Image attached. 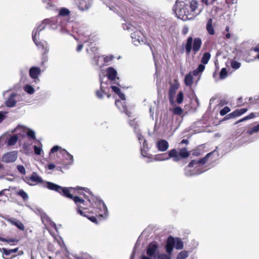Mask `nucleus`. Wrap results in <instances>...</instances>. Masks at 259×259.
I'll return each mask as SVG.
<instances>
[{
    "label": "nucleus",
    "mask_w": 259,
    "mask_h": 259,
    "mask_svg": "<svg viewBox=\"0 0 259 259\" xmlns=\"http://www.w3.org/2000/svg\"><path fill=\"white\" fill-rule=\"evenodd\" d=\"M180 87V84L178 82L175 83H170V87L168 89V95L169 103L171 105L175 103L174 98L176 92Z\"/></svg>",
    "instance_id": "obj_7"
},
{
    "label": "nucleus",
    "mask_w": 259,
    "mask_h": 259,
    "mask_svg": "<svg viewBox=\"0 0 259 259\" xmlns=\"http://www.w3.org/2000/svg\"><path fill=\"white\" fill-rule=\"evenodd\" d=\"M238 106L239 107V106H241L242 105H243L244 104V103H243V98L242 97H239L238 98Z\"/></svg>",
    "instance_id": "obj_53"
},
{
    "label": "nucleus",
    "mask_w": 259,
    "mask_h": 259,
    "mask_svg": "<svg viewBox=\"0 0 259 259\" xmlns=\"http://www.w3.org/2000/svg\"><path fill=\"white\" fill-rule=\"evenodd\" d=\"M184 100V94L182 91H180L178 93L177 98H176V102L178 104H181L183 103Z\"/></svg>",
    "instance_id": "obj_33"
},
{
    "label": "nucleus",
    "mask_w": 259,
    "mask_h": 259,
    "mask_svg": "<svg viewBox=\"0 0 259 259\" xmlns=\"http://www.w3.org/2000/svg\"><path fill=\"white\" fill-rule=\"evenodd\" d=\"M211 155V153H207L204 157L200 159L199 160H193L191 162H189L188 166L189 167H192L194 165H197L198 164H201L202 165L206 163L208 159V158Z\"/></svg>",
    "instance_id": "obj_11"
},
{
    "label": "nucleus",
    "mask_w": 259,
    "mask_h": 259,
    "mask_svg": "<svg viewBox=\"0 0 259 259\" xmlns=\"http://www.w3.org/2000/svg\"><path fill=\"white\" fill-rule=\"evenodd\" d=\"M230 27L229 26H227L225 29V31L227 32V33H224L225 38L227 39H229L231 37V34L229 32Z\"/></svg>",
    "instance_id": "obj_48"
},
{
    "label": "nucleus",
    "mask_w": 259,
    "mask_h": 259,
    "mask_svg": "<svg viewBox=\"0 0 259 259\" xmlns=\"http://www.w3.org/2000/svg\"><path fill=\"white\" fill-rule=\"evenodd\" d=\"M205 69V66L204 65V64H199L198 66V67L197 68V70H198V71H199L200 72H202L204 71Z\"/></svg>",
    "instance_id": "obj_51"
},
{
    "label": "nucleus",
    "mask_w": 259,
    "mask_h": 259,
    "mask_svg": "<svg viewBox=\"0 0 259 259\" xmlns=\"http://www.w3.org/2000/svg\"><path fill=\"white\" fill-rule=\"evenodd\" d=\"M9 222L12 225H15L21 231H24L25 229V227L23 223L21 222L20 221L17 220L16 219H9Z\"/></svg>",
    "instance_id": "obj_19"
},
{
    "label": "nucleus",
    "mask_w": 259,
    "mask_h": 259,
    "mask_svg": "<svg viewBox=\"0 0 259 259\" xmlns=\"http://www.w3.org/2000/svg\"><path fill=\"white\" fill-rule=\"evenodd\" d=\"M48 21V20L42 21L36 28L33 30L32 33L33 40L38 48L42 51L43 55L47 54L49 51L48 43L46 41H39L37 38L39 37L40 32L45 28V22Z\"/></svg>",
    "instance_id": "obj_4"
},
{
    "label": "nucleus",
    "mask_w": 259,
    "mask_h": 259,
    "mask_svg": "<svg viewBox=\"0 0 259 259\" xmlns=\"http://www.w3.org/2000/svg\"><path fill=\"white\" fill-rule=\"evenodd\" d=\"M168 143L165 140H160L156 143V147L159 151L164 152L168 148Z\"/></svg>",
    "instance_id": "obj_14"
},
{
    "label": "nucleus",
    "mask_w": 259,
    "mask_h": 259,
    "mask_svg": "<svg viewBox=\"0 0 259 259\" xmlns=\"http://www.w3.org/2000/svg\"><path fill=\"white\" fill-rule=\"evenodd\" d=\"M230 108L228 106H225L224 108H223L220 111V114L221 116H224L227 113H229L230 111Z\"/></svg>",
    "instance_id": "obj_39"
},
{
    "label": "nucleus",
    "mask_w": 259,
    "mask_h": 259,
    "mask_svg": "<svg viewBox=\"0 0 259 259\" xmlns=\"http://www.w3.org/2000/svg\"><path fill=\"white\" fill-rule=\"evenodd\" d=\"M123 112H124L126 115H127L128 117H131L132 116V113L131 111H129L127 109V107L126 105H124L123 106Z\"/></svg>",
    "instance_id": "obj_43"
},
{
    "label": "nucleus",
    "mask_w": 259,
    "mask_h": 259,
    "mask_svg": "<svg viewBox=\"0 0 259 259\" xmlns=\"http://www.w3.org/2000/svg\"><path fill=\"white\" fill-rule=\"evenodd\" d=\"M111 88L113 91H114L117 95H118L121 92V90L118 87L112 85Z\"/></svg>",
    "instance_id": "obj_50"
},
{
    "label": "nucleus",
    "mask_w": 259,
    "mask_h": 259,
    "mask_svg": "<svg viewBox=\"0 0 259 259\" xmlns=\"http://www.w3.org/2000/svg\"><path fill=\"white\" fill-rule=\"evenodd\" d=\"M177 156L178 160H174L175 161H179L181 158H186L190 156V153L187 151L186 148H183L180 150L179 152L177 151Z\"/></svg>",
    "instance_id": "obj_16"
},
{
    "label": "nucleus",
    "mask_w": 259,
    "mask_h": 259,
    "mask_svg": "<svg viewBox=\"0 0 259 259\" xmlns=\"http://www.w3.org/2000/svg\"><path fill=\"white\" fill-rule=\"evenodd\" d=\"M248 110L247 108H242L240 109H236L233 112H231V115L232 116H234L235 118L238 116H240L243 114H244L245 112H247Z\"/></svg>",
    "instance_id": "obj_23"
},
{
    "label": "nucleus",
    "mask_w": 259,
    "mask_h": 259,
    "mask_svg": "<svg viewBox=\"0 0 259 259\" xmlns=\"http://www.w3.org/2000/svg\"><path fill=\"white\" fill-rule=\"evenodd\" d=\"M0 241H3V242H6L8 243H11V242L14 243V242H15L16 241H17L16 239H7L5 238L2 237L1 236H0Z\"/></svg>",
    "instance_id": "obj_42"
},
{
    "label": "nucleus",
    "mask_w": 259,
    "mask_h": 259,
    "mask_svg": "<svg viewBox=\"0 0 259 259\" xmlns=\"http://www.w3.org/2000/svg\"><path fill=\"white\" fill-rule=\"evenodd\" d=\"M215 1L216 0H201L202 2L207 6L212 5Z\"/></svg>",
    "instance_id": "obj_49"
},
{
    "label": "nucleus",
    "mask_w": 259,
    "mask_h": 259,
    "mask_svg": "<svg viewBox=\"0 0 259 259\" xmlns=\"http://www.w3.org/2000/svg\"><path fill=\"white\" fill-rule=\"evenodd\" d=\"M18 157L17 152L16 151L8 152L4 154L1 158L5 163H11L15 162Z\"/></svg>",
    "instance_id": "obj_8"
},
{
    "label": "nucleus",
    "mask_w": 259,
    "mask_h": 259,
    "mask_svg": "<svg viewBox=\"0 0 259 259\" xmlns=\"http://www.w3.org/2000/svg\"><path fill=\"white\" fill-rule=\"evenodd\" d=\"M115 105L118 107V108L120 110H122L123 109V106H124V105H126L125 104V102H122L120 100H117L115 101Z\"/></svg>",
    "instance_id": "obj_38"
},
{
    "label": "nucleus",
    "mask_w": 259,
    "mask_h": 259,
    "mask_svg": "<svg viewBox=\"0 0 259 259\" xmlns=\"http://www.w3.org/2000/svg\"><path fill=\"white\" fill-rule=\"evenodd\" d=\"M176 243L175 247L177 249H182L184 247V243L180 238L177 237L175 238Z\"/></svg>",
    "instance_id": "obj_27"
},
{
    "label": "nucleus",
    "mask_w": 259,
    "mask_h": 259,
    "mask_svg": "<svg viewBox=\"0 0 259 259\" xmlns=\"http://www.w3.org/2000/svg\"><path fill=\"white\" fill-rule=\"evenodd\" d=\"M60 153L64 156L66 159L68 160V164H70L73 161V157L66 150L63 149L60 151Z\"/></svg>",
    "instance_id": "obj_20"
},
{
    "label": "nucleus",
    "mask_w": 259,
    "mask_h": 259,
    "mask_svg": "<svg viewBox=\"0 0 259 259\" xmlns=\"http://www.w3.org/2000/svg\"><path fill=\"white\" fill-rule=\"evenodd\" d=\"M83 48V45L82 44H79L78 45L76 50L77 52L80 51Z\"/></svg>",
    "instance_id": "obj_60"
},
{
    "label": "nucleus",
    "mask_w": 259,
    "mask_h": 259,
    "mask_svg": "<svg viewBox=\"0 0 259 259\" xmlns=\"http://www.w3.org/2000/svg\"><path fill=\"white\" fill-rule=\"evenodd\" d=\"M176 240L171 236H169L166 240L165 246V249L167 253L171 254L173 251L174 246H175Z\"/></svg>",
    "instance_id": "obj_10"
},
{
    "label": "nucleus",
    "mask_w": 259,
    "mask_h": 259,
    "mask_svg": "<svg viewBox=\"0 0 259 259\" xmlns=\"http://www.w3.org/2000/svg\"><path fill=\"white\" fill-rule=\"evenodd\" d=\"M10 170L5 168V166L0 162V179H2L5 176L9 175Z\"/></svg>",
    "instance_id": "obj_25"
},
{
    "label": "nucleus",
    "mask_w": 259,
    "mask_h": 259,
    "mask_svg": "<svg viewBox=\"0 0 259 259\" xmlns=\"http://www.w3.org/2000/svg\"><path fill=\"white\" fill-rule=\"evenodd\" d=\"M193 75H194V76H197L199 74V73H200L199 71H198V70H197V68L195 70H194L193 71Z\"/></svg>",
    "instance_id": "obj_62"
},
{
    "label": "nucleus",
    "mask_w": 259,
    "mask_h": 259,
    "mask_svg": "<svg viewBox=\"0 0 259 259\" xmlns=\"http://www.w3.org/2000/svg\"><path fill=\"white\" fill-rule=\"evenodd\" d=\"M16 195L21 197L24 200H26L28 198L27 194L22 189L16 192Z\"/></svg>",
    "instance_id": "obj_30"
},
{
    "label": "nucleus",
    "mask_w": 259,
    "mask_h": 259,
    "mask_svg": "<svg viewBox=\"0 0 259 259\" xmlns=\"http://www.w3.org/2000/svg\"><path fill=\"white\" fill-rule=\"evenodd\" d=\"M227 74L228 72L226 68H223L221 69V71L220 73V77L221 79H224L227 77Z\"/></svg>",
    "instance_id": "obj_37"
},
{
    "label": "nucleus",
    "mask_w": 259,
    "mask_h": 259,
    "mask_svg": "<svg viewBox=\"0 0 259 259\" xmlns=\"http://www.w3.org/2000/svg\"><path fill=\"white\" fill-rule=\"evenodd\" d=\"M18 248L14 249H8L2 248L1 251L2 253V256L4 259H12L16 256V253L18 252Z\"/></svg>",
    "instance_id": "obj_9"
},
{
    "label": "nucleus",
    "mask_w": 259,
    "mask_h": 259,
    "mask_svg": "<svg viewBox=\"0 0 259 259\" xmlns=\"http://www.w3.org/2000/svg\"><path fill=\"white\" fill-rule=\"evenodd\" d=\"M258 132H259V123L253 126L250 131H248V133L249 135H252L253 133H257Z\"/></svg>",
    "instance_id": "obj_40"
},
{
    "label": "nucleus",
    "mask_w": 259,
    "mask_h": 259,
    "mask_svg": "<svg viewBox=\"0 0 259 259\" xmlns=\"http://www.w3.org/2000/svg\"><path fill=\"white\" fill-rule=\"evenodd\" d=\"M184 82L186 85L191 87L193 83V75L191 73V72L186 74L185 79Z\"/></svg>",
    "instance_id": "obj_22"
},
{
    "label": "nucleus",
    "mask_w": 259,
    "mask_h": 259,
    "mask_svg": "<svg viewBox=\"0 0 259 259\" xmlns=\"http://www.w3.org/2000/svg\"><path fill=\"white\" fill-rule=\"evenodd\" d=\"M18 140V137L17 135H14L11 136L8 141V145L9 146L15 145Z\"/></svg>",
    "instance_id": "obj_29"
},
{
    "label": "nucleus",
    "mask_w": 259,
    "mask_h": 259,
    "mask_svg": "<svg viewBox=\"0 0 259 259\" xmlns=\"http://www.w3.org/2000/svg\"><path fill=\"white\" fill-rule=\"evenodd\" d=\"M206 30L208 33L210 35H214L215 33V31L212 26V20L211 18H209L206 24Z\"/></svg>",
    "instance_id": "obj_21"
},
{
    "label": "nucleus",
    "mask_w": 259,
    "mask_h": 259,
    "mask_svg": "<svg viewBox=\"0 0 259 259\" xmlns=\"http://www.w3.org/2000/svg\"><path fill=\"white\" fill-rule=\"evenodd\" d=\"M197 3L196 2H193L190 3V4H189V8L190 9V12L191 14H193L195 15V11L197 8Z\"/></svg>",
    "instance_id": "obj_28"
},
{
    "label": "nucleus",
    "mask_w": 259,
    "mask_h": 259,
    "mask_svg": "<svg viewBox=\"0 0 259 259\" xmlns=\"http://www.w3.org/2000/svg\"><path fill=\"white\" fill-rule=\"evenodd\" d=\"M99 58V56L98 55H96V54H95L94 56V60L96 62V64H97V65L98 64Z\"/></svg>",
    "instance_id": "obj_57"
},
{
    "label": "nucleus",
    "mask_w": 259,
    "mask_h": 259,
    "mask_svg": "<svg viewBox=\"0 0 259 259\" xmlns=\"http://www.w3.org/2000/svg\"><path fill=\"white\" fill-rule=\"evenodd\" d=\"M177 151L176 149L170 150L168 154L167 153H162L160 154H157L155 156L154 159L157 161H162L169 159L170 158H173L174 160H178V157L177 156Z\"/></svg>",
    "instance_id": "obj_6"
},
{
    "label": "nucleus",
    "mask_w": 259,
    "mask_h": 259,
    "mask_svg": "<svg viewBox=\"0 0 259 259\" xmlns=\"http://www.w3.org/2000/svg\"><path fill=\"white\" fill-rule=\"evenodd\" d=\"M226 2L229 5H232L233 4L236 3L237 0H226Z\"/></svg>",
    "instance_id": "obj_54"
},
{
    "label": "nucleus",
    "mask_w": 259,
    "mask_h": 259,
    "mask_svg": "<svg viewBox=\"0 0 259 259\" xmlns=\"http://www.w3.org/2000/svg\"><path fill=\"white\" fill-rule=\"evenodd\" d=\"M103 93H104V91L102 89V84H101V88L100 90H98L96 91V96L100 99L103 98Z\"/></svg>",
    "instance_id": "obj_41"
},
{
    "label": "nucleus",
    "mask_w": 259,
    "mask_h": 259,
    "mask_svg": "<svg viewBox=\"0 0 259 259\" xmlns=\"http://www.w3.org/2000/svg\"><path fill=\"white\" fill-rule=\"evenodd\" d=\"M60 147L58 146H54L51 150V153H54L58 151Z\"/></svg>",
    "instance_id": "obj_52"
},
{
    "label": "nucleus",
    "mask_w": 259,
    "mask_h": 259,
    "mask_svg": "<svg viewBox=\"0 0 259 259\" xmlns=\"http://www.w3.org/2000/svg\"><path fill=\"white\" fill-rule=\"evenodd\" d=\"M188 28L187 27H185L183 28L182 33L184 35H186L188 32Z\"/></svg>",
    "instance_id": "obj_56"
},
{
    "label": "nucleus",
    "mask_w": 259,
    "mask_h": 259,
    "mask_svg": "<svg viewBox=\"0 0 259 259\" xmlns=\"http://www.w3.org/2000/svg\"><path fill=\"white\" fill-rule=\"evenodd\" d=\"M188 256L187 251L183 250L181 251L177 255V259H186Z\"/></svg>",
    "instance_id": "obj_34"
},
{
    "label": "nucleus",
    "mask_w": 259,
    "mask_h": 259,
    "mask_svg": "<svg viewBox=\"0 0 259 259\" xmlns=\"http://www.w3.org/2000/svg\"><path fill=\"white\" fill-rule=\"evenodd\" d=\"M16 96V94H12L10 95V96L6 102V105L7 107H13L15 106L16 101L15 99V97Z\"/></svg>",
    "instance_id": "obj_18"
},
{
    "label": "nucleus",
    "mask_w": 259,
    "mask_h": 259,
    "mask_svg": "<svg viewBox=\"0 0 259 259\" xmlns=\"http://www.w3.org/2000/svg\"><path fill=\"white\" fill-rule=\"evenodd\" d=\"M170 110L172 111L174 115L183 117L182 114L184 110L181 107L177 106L173 108L172 109H170Z\"/></svg>",
    "instance_id": "obj_24"
},
{
    "label": "nucleus",
    "mask_w": 259,
    "mask_h": 259,
    "mask_svg": "<svg viewBox=\"0 0 259 259\" xmlns=\"http://www.w3.org/2000/svg\"><path fill=\"white\" fill-rule=\"evenodd\" d=\"M255 117V115L254 114V113H251L250 114H249L247 116H245L244 117H243V118L237 121L236 122H235V124H238L239 123V122H242V121H246V120H249V119H252V118H253Z\"/></svg>",
    "instance_id": "obj_32"
},
{
    "label": "nucleus",
    "mask_w": 259,
    "mask_h": 259,
    "mask_svg": "<svg viewBox=\"0 0 259 259\" xmlns=\"http://www.w3.org/2000/svg\"><path fill=\"white\" fill-rule=\"evenodd\" d=\"M117 71L112 67H109L107 69V75L109 80L111 81L115 80L116 78Z\"/></svg>",
    "instance_id": "obj_17"
},
{
    "label": "nucleus",
    "mask_w": 259,
    "mask_h": 259,
    "mask_svg": "<svg viewBox=\"0 0 259 259\" xmlns=\"http://www.w3.org/2000/svg\"><path fill=\"white\" fill-rule=\"evenodd\" d=\"M24 181L30 186L40 184L42 187L47 188L49 190L54 191L58 193H60L62 188V186L52 182L43 180L35 172H33L30 177H26Z\"/></svg>",
    "instance_id": "obj_2"
},
{
    "label": "nucleus",
    "mask_w": 259,
    "mask_h": 259,
    "mask_svg": "<svg viewBox=\"0 0 259 259\" xmlns=\"http://www.w3.org/2000/svg\"><path fill=\"white\" fill-rule=\"evenodd\" d=\"M226 104L227 102L225 100H221L218 105L220 107H222Z\"/></svg>",
    "instance_id": "obj_61"
},
{
    "label": "nucleus",
    "mask_w": 259,
    "mask_h": 259,
    "mask_svg": "<svg viewBox=\"0 0 259 259\" xmlns=\"http://www.w3.org/2000/svg\"><path fill=\"white\" fill-rule=\"evenodd\" d=\"M70 12V11L65 8L60 9L59 13V16H69Z\"/></svg>",
    "instance_id": "obj_31"
},
{
    "label": "nucleus",
    "mask_w": 259,
    "mask_h": 259,
    "mask_svg": "<svg viewBox=\"0 0 259 259\" xmlns=\"http://www.w3.org/2000/svg\"><path fill=\"white\" fill-rule=\"evenodd\" d=\"M55 167V165L53 163H50L48 165V168L49 169L52 170Z\"/></svg>",
    "instance_id": "obj_58"
},
{
    "label": "nucleus",
    "mask_w": 259,
    "mask_h": 259,
    "mask_svg": "<svg viewBox=\"0 0 259 259\" xmlns=\"http://www.w3.org/2000/svg\"><path fill=\"white\" fill-rule=\"evenodd\" d=\"M81 190L88 192V189L79 186L76 187H62L59 194L73 200L76 205L78 213L87 218L91 222L98 224V222L96 217L90 216L86 214V212H88V211H83L82 210H87L90 206L95 207L94 204V202H95L98 207V209L100 210L99 211H97L98 215L100 217L106 218L108 214L107 207L103 201L96 199V201H95L94 198H89L83 192H80Z\"/></svg>",
    "instance_id": "obj_1"
},
{
    "label": "nucleus",
    "mask_w": 259,
    "mask_h": 259,
    "mask_svg": "<svg viewBox=\"0 0 259 259\" xmlns=\"http://www.w3.org/2000/svg\"><path fill=\"white\" fill-rule=\"evenodd\" d=\"M119 97L122 100L124 101L125 100V97L123 93H122L121 92L118 95Z\"/></svg>",
    "instance_id": "obj_55"
},
{
    "label": "nucleus",
    "mask_w": 259,
    "mask_h": 259,
    "mask_svg": "<svg viewBox=\"0 0 259 259\" xmlns=\"http://www.w3.org/2000/svg\"><path fill=\"white\" fill-rule=\"evenodd\" d=\"M169 254H166L165 253H162L159 255L158 258V259H171V256Z\"/></svg>",
    "instance_id": "obj_44"
},
{
    "label": "nucleus",
    "mask_w": 259,
    "mask_h": 259,
    "mask_svg": "<svg viewBox=\"0 0 259 259\" xmlns=\"http://www.w3.org/2000/svg\"><path fill=\"white\" fill-rule=\"evenodd\" d=\"M253 50L256 52H259V44H257L255 47H254L253 49Z\"/></svg>",
    "instance_id": "obj_64"
},
{
    "label": "nucleus",
    "mask_w": 259,
    "mask_h": 259,
    "mask_svg": "<svg viewBox=\"0 0 259 259\" xmlns=\"http://www.w3.org/2000/svg\"><path fill=\"white\" fill-rule=\"evenodd\" d=\"M92 5V0H79L78 7L80 10L83 11L89 10Z\"/></svg>",
    "instance_id": "obj_13"
},
{
    "label": "nucleus",
    "mask_w": 259,
    "mask_h": 259,
    "mask_svg": "<svg viewBox=\"0 0 259 259\" xmlns=\"http://www.w3.org/2000/svg\"><path fill=\"white\" fill-rule=\"evenodd\" d=\"M158 248L157 243L156 241H153L149 243L147 248V254L151 257L153 256Z\"/></svg>",
    "instance_id": "obj_12"
},
{
    "label": "nucleus",
    "mask_w": 259,
    "mask_h": 259,
    "mask_svg": "<svg viewBox=\"0 0 259 259\" xmlns=\"http://www.w3.org/2000/svg\"><path fill=\"white\" fill-rule=\"evenodd\" d=\"M231 113H230V114H228L225 117V120H227V119H229L230 118H235L234 116H232L231 115Z\"/></svg>",
    "instance_id": "obj_59"
},
{
    "label": "nucleus",
    "mask_w": 259,
    "mask_h": 259,
    "mask_svg": "<svg viewBox=\"0 0 259 259\" xmlns=\"http://www.w3.org/2000/svg\"><path fill=\"white\" fill-rule=\"evenodd\" d=\"M40 73V69L37 67H32L29 69V75L34 79H37Z\"/></svg>",
    "instance_id": "obj_15"
},
{
    "label": "nucleus",
    "mask_w": 259,
    "mask_h": 259,
    "mask_svg": "<svg viewBox=\"0 0 259 259\" xmlns=\"http://www.w3.org/2000/svg\"><path fill=\"white\" fill-rule=\"evenodd\" d=\"M210 54L209 52L204 53L201 60V62L203 64H207L210 58Z\"/></svg>",
    "instance_id": "obj_26"
},
{
    "label": "nucleus",
    "mask_w": 259,
    "mask_h": 259,
    "mask_svg": "<svg viewBox=\"0 0 259 259\" xmlns=\"http://www.w3.org/2000/svg\"><path fill=\"white\" fill-rule=\"evenodd\" d=\"M202 44L200 37L193 38L192 36L188 37L186 43L183 45L186 55L189 56L191 52L193 55H196L200 51Z\"/></svg>",
    "instance_id": "obj_5"
},
{
    "label": "nucleus",
    "mask_w": 259,
    "mask_h": 259,
    "mask_svg": "<svg viewBox=\"0 0 259 259\" xmlns=\"http://www.w3.org/2000/svg\"><path fill=\"white\" fill-rule=\"evenodd\" d=\"M5 115L2 112H0V122L3 120L5 119Z\"/></svg>",
    "instance_id": "obj_63"
},
{
    "label": "nucleus",
    "mask_w": 259,
    "mask_h": 259,
    "mask_svg": "<svg viewBox=\"0 0 259 259\" xmlns=\"http://www.w3.org/2000/svg\"><path fill=\"white\" fill-rule=\"evenodd\" d=\"M24 91L29 94H32L34 92V88L29 84H26L24 87Z\"/></svg>",
    "instance_id": "obj_35"
},
{
    "label": "nucleus",
    "mask_w": 259,
    "mask_h": 259,
    "mask_svg": "<svg viewBox=\"0 0 259 259\" xmlns=\"http://www.w3.org/2000/svg\"><path fill=\"white\" fill-rule=\"evenodd\" d=\"M34 153L36 155H40L41 154L42 149H41V148L40 147H37L36 146H34Z\"/></svg>",
    "instance_id": "obj_47"
},
{
    "label": "nucleus",
    "mask_w": 259,
    "mask_h": 259,
    "mask_svg": "<svg viewBox=\"0 0 259 259\" xmlns=\"http://www.w3.org/2000/svg\"><path fill=\"white\" fill-rule=\"evenodd\" d=\"M172 10L178 18L184 20L191 19L194 16L189 11V4H186L180 0H177Z\"/></svg>",
    "instance_id": "obj_3"
},
{
    "label": "nucleus",
    "mask_w": 259,
    "mask_h": 259,
    "mask_svg": "<svg viewBox=\"0 0 259 259\" xmlns=\"http://www.w3.org/2000/svg\"><path fill=\"white\" fill-rule=\"evenodd\" d=\"M27 135L28 136V137L32 138V139H35V133L33 131H32L31 130H29L27 131Z\"/></svg>",
    "instance_id": "obj_46"
},
{
    "label": "nucleus",
    "mask_w": 259,
    "mask_h": 259,
    "mask_svg": "<svg viewBox=\"0 0 259 259\" xmlns=\"http://www.w3.org/2000/svg\"><path fill=\"white\" fill-rule=\"evenodd\" d=\"M231 66L234 69H237L241 66V63L235 60H232L231 61Z\"/></svg>",
    "instance_id": "obj_36"
},
{
    "label": "nucleus",
    "mask_w": 259,
    "mask_h": 259,
    "mask_svg": "<svg viewBox=\"0 0 259 259\" xmlns=\"http://www.w3.org/2000/svg\"><path fill=\"white\" fill-rule=\"evenodd\" d=\"M17 169L21 174H26V170L24 166L22 165H18L17 166Z\"/></svg>",
    "instance_id": "obj_45"
}]
</instances>
